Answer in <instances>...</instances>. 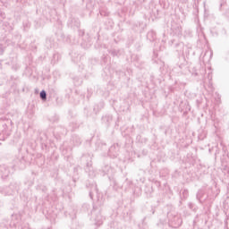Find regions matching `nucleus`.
<instances>
[{
  "label": "nucleus",
  "mask_w": 229,
  "mask_h": 229,
  "mask_svg": "<svg viewBox=\"0 0 229 229\" xmlns=\"http://www.w3.org/2000/svg\"><path fill=\"white\" fill-rule=\"evenodd\" d=\"M94 196H97L98 206H93V209L91 211V220L94 221L96 226H101L105 221V216L101 215V206H103L105 203V199H103V196L101 193H99L97 184H92L89 191V197L91 199H94Z\"/></svg>",
  "instance_id": "obj_1"
},
{
  "label": "nucleus",
  "mask_w": 229,
  "mask_h": 229,
  "mask_svg": "<svg viewBox=\"0 0 229 229\" xmlns=\"http://www.w3.org/2000/svg\"><path fill=\"white\" fill-rule=\"evenodd\" d=\"M13 171H15V168H13V166L10 167L6 165H0V176L3 179L8 178V176H10V174H12Z\"/></svg>",
  "instance_id": "obj_2"
},
{
  "label": "nucleus",
  "mask_w": 229,
  "mask_h": 229,
  "mask_svg": "<svg viewBox=\"0 0 229 229\" xmlns=\"http://www.w3.org/2000/svg\"><path fill=\"white\" fill-rule=\"evenodd\" d=\"M220 11L223 12V15H225V17H226L227 19H229V7L226 5V2H222L220 3Z\"/></svg>",
  "instance_id": "obj_3"
},
{
  "label": "nucleus",
  "mask_w": 229,
  "mask_h": 229,
  "mask_svg": "<svg viewBox=\"0 0 229 229\" xmlns=\"http://www.w3.org/2000/svg\"><path fill=\"white\" fill-rule=\"evenodd\" d=\"M2 194H4V196H12L13 194V185L6 186L2 190Z\"/></svg>",
  "instance_id": "obj_4"
},
{
  "label": "nucleus",
  "mask_w": 229,
  "mask_h": 229,
  "mask_svg": "<svg viewBox=\"0 0 229 229\" xmlns=\"http://www.w3.org/2000/svg\"><path fill=\"white\" fill-rule=\"evenodd\" d=\"M147 38L148 40H149L150 42H153L156 38H157V34L155 33V31L150 30L148 32L147 34Z\"/></svg>",
  "instance_id": "obj_5"
},
{
  "label": "nucleus",
  "mask_w": 229,
  "mask_h": 229,
  "mask_svg": "<svg viewBox=\"0 0 229 229\" xmlns=\"http://www.w3.org/2000/svg\"><path fill=\"white\" fill-rule=\"evenodd\" d=\"M39 98L40 99H42V101H46L47 99V93L46 92V90H41L39 93Z\"/></svg>",
  "instance_id": "obj_6"
},
{
  "label": "nucleus",
  "mask_w": 229,
  "mask_h": 229,
  "mask_svg": "<svg viewBox=\"0 0 229 229\" xmlns=\"http://www.w3.org/2000/svg\"><path fill=\"white\" fill-rule=\"evenodd\" d=\"M203 197V191H199L198 192H197V195H196V198H197V199L201 203V198Z\"/></svg>",
  "instance_id": "obj_7"
},
{
  "label": "nucleus",
  "mask_w": 229,
  "mask_h": 229,
  "mask_svg": "<svg viewBox=\"0 0 229 229\" xmlns=\"http://www.w3.org/2000/svg\"><path fill=\"white\" fill-rule=\"evenodd\" d=\"M109 54L112 55L113 56L119 57V51L118 50H115V49L109 50Z\"/></svg>",
  "instance_id": "obj_8"
},
{
  "label": "nucleus",
  "mask_w": 229,
  "mask_h": 229,
  "mask_svg": "<svg viewBox=\"0 0 229 229\" xmlns=\"http://www.w3.org/2000/svg\"><path fill=\"white\" fill-rule=\"evenodd\" d=\"M103 121H106V123L112 122V115L108 114L103 117Z\"/></svg>",
  "instance_id": "obj_9"
},
{
  "label": "nucleus",
  "mask_w": 229,
  "mask_h": 229,
  "mask_svg": "<svg viewBox=\"0 0 229 229\" xmlns=\"http://www.w3.org/2000/svg\"><path fill=\"white\" fill-rule=\"evenodd\" d=\"M4 19H6V14L3 11H0V21H3Z\"/></svg>",
  "instance_id": "obj_10"
},
{
  "label": "nucleus",
  "mask_w": 229,
  "mask_h": 229,
  "mask_svg": "<svg viewBox=\"0 0 229 229\" xmlns=\"http://www.w3.org/2000/svg\"><path fill=\"white\" fill-rule=\"evenodd\" d=\"M99 13H100V15H104V16H106V15H108V13H106V12H105L103 9H101L100 11H99Z\"/></svg>",
  "instance_id": "obj_11"
},
{
  "label": "nucleus",
  "mask_w": 229,
  "mask_h": 229,
  "mask_svg": "<svg viewBox=\"0 0 229 229\" xmlns=\"http://www.w3.org/2000/svg\"><path fill=\"white\" fill-rule=\"evenodd\" d=\"M85 35V30H79V37H83Z\"/></svg>",
  "instance_id": "obj_12"
},
{
  "label": "nucleus",
  "mask_w": 229,
  "mask_h": 229,
  "mask_svg": "<svg viewBox=\"0 0 229 229\" xmlns=\"http://www.w3.org/2000/svg\"><path fill=\"white\" fill-rule=\"evenodd\" d=\"M208 55H209V58H212V50H210V51H206V53H205V56H207Z\"/></svg>",
  "instance_id": "obj_13"
},
{
  "label": "nucleus",
  "mask_w": 229,
  "mask_h": 229,
  "mask_svg": "<svg viewBox=\"0 0 229 229\" xmlns=\"http://www.w3.org/2000/svg\"><path fill=\"white\" fill-rule=\"evenodd\" d=\"M188 206H189V208L191 209L194 208V204H192L191 202H190Z\"/></svg>",
  "instance_id": "obj_14"
},
{
  "label": "nucleus",
  "mask_w": 229,
  "mask_h": 229,
  "mask_svg": "<svg viewBox=\"0 0 229 229\" xmlns=\"http://www.w3.org/2000/svg\"><path fill=\"white\" fill-rule=\"evenodd\" d=\"M112 149H114V147H111V148H109V155H110V156L112 155Z\"/></svg>",
  "instance_id": "obj_15"
},
{
  "label": "nucleus",
  "mask_w": 229,
  "mask_h": 229,
  "mask_svg": "<svg viewBox=\"0 0 229 229\" xmlns=\"http://www.w3.org/2000/svg\"><path fill=\"white\" fill-rule=\"evenodd\" d=\"M3 53V47L0 45V54L2 55Z\"/></svg>",
  "instance_id": "obj_16"
},
{
  "label": "nucleus",
  "mask_w": 229,
  "mask_h": 229,
  "mask_svg": "<svg viewBox=\"0 0 229 229\" xmlns=\"http://www.w3.org/2000/svg\"><path fill=\"white\" fill-rule=\"evenodd\" d=\"M0 69H3V64H1V61H0Z\"/></svg>",
  "instance_id": "obj_17"
},
{
  "label": "nucleus",
  "mask_w": 229,
  "mask_h": 229,
  "mask_svg": "<svg viewBox=\"0 0 229 229\" xmlns=\"http://www.w3.org/2000/svg\"><path fill=\"white\" fill-rule=\"evenodd\" d=\"M114 157H117L116 155H114Z\"/></svg>",
  "instance_id": "obj_18"
}]
</instances>
